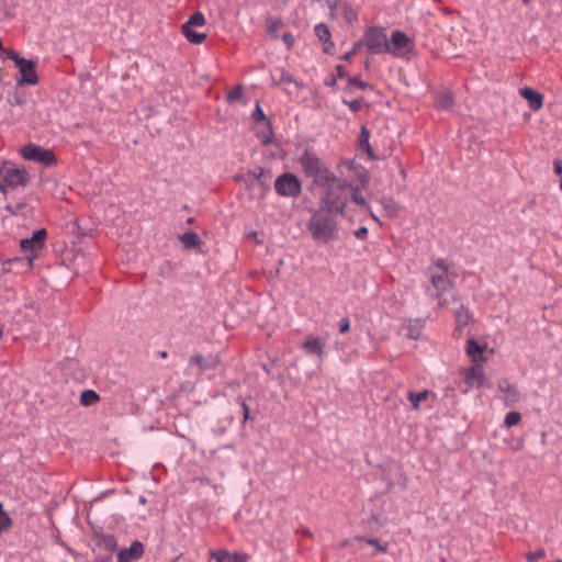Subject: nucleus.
<instances>
[{
	"mask_svg": "<svg viewBox=\"0 0 562 562\" xmlns=\"http://www.w3.org/2000/svg\"><path fill=\"white\" fill-rule=\"evenodd\" d=\"M2 336H3V331H2V329L0 328V339L2 338Z\"/></svg>",
	"mask_w": 562,
	"mask_h": 562,
	"instance_id": "60",
	"label": "nucleus"
},
{
	"mask_svg": "<svg viewBox=\"0 0 562 562\" xmlns=\"http://www.w3.org/2000/svg\"><path fill=\"white\" fill-rule=\"evenodd\" d=\"M46 239L47 231L41 228L34 231L30 238H24L20 241L21 249L31 266L33 261L38 258V254L44 248Z\"/></svg>",
	"mask_w": 562,
	"mask_h": 562,
	"instance_id": "8",
	"label": "nucleus"
},
{
	"mask_svg": "<svg viewBox=\"0 0 562 562\" xmlns=\"http://www.w3.org/2000/svg\"><path fill=\"white\" fill-rule=\"evenodd\" d=\"M274 190L280 196L297 198L302 192V184L295 175L284 172L276 179Z\"/></svg>",
	"mask_w": 562,
	"mask_h": 562,
	"instance_id": "9",
	"label": "nucleus"
},
{
	"mask_svg": "<svg viewBox=\"0 0 562 562\" xmlns=\"http://www.w3.org/2000/svg\"><path fill=\"white\" fill-rule=\"evenodd\" d=\"M358 148L366 151L371 159H375V155L370 145V131L362 125L358 136Z\"/></svg>",
	"mask_w": 562,
	"mask_h": 562,
	"instance_id": "23",
	"label": "nucleus"
},
{
	"mask_svg": "<svg viewBox=\"0 0 562 562\" xmlns=\"http://www.w3.org/2000/svg\"><path fill=\"white\" fill-rule=\"evenodd\" d=\"M337 82V77L335 75H331L330 77L325 79V85L328 87H334Z\"/></svg>",
	"mask_w": 562,
	"mask_h": 562,
	"instance_id": "54",
	"label": "nucleus"
},
{
	"mask_svg": "<svg viewBox=\"0 0 562 562\" xmlns=\"http://www.w3.org/2000/svg\"><path fill=\"white\" fill-rule=\"evenodd\" d=\"M335 70H336V76L335 77H337V79L338 78L339 79H342V78H347L348 79V77H349L348 71H347V69L342 65H337Z\"/></svg>",
	"mask_w": 562,
	"mask_h": 562,
	"instance_id": "48",
	"label": "nucleus"
},
{
	"mask_svg": "<svg viewBox=\"0 0 562 562\" xmlns=\"http://www.w3.org/2000/svg\"><path fill=\"white\" fill-rule=\"evenodd\" d=\"M519 94L528 102V105L532 111H538L542 108L543 95L540 92L529 87H525L519 90Z\"/></svg>",
	"mask_w": 562,
	"mask_h": 562,
	"instance_id": "17",
	"label": "nucleus"
},
{
	"mask_svg": "<svg viewBox=\"0 0 562 562\" xmlns=\"http://www.w3.org/2000/svg\"><path fill=\"white\" fill-rule=\"evenodd\" d=\"M429 395V391L428 390H424L422 392H413V391H409L407 392V400L411 402L412 404V407L414 409H418L419 408V404L425 401Z\"/></svg>",
	"mask_w": 562,
	"mask_h": 562,
	"instance_id": "30",
	"label": "nucleus"
},
{
	"mask_svg": "<svg viewBox=\"0 0 562 562\" xmlns=\"http://www.w3.org/2000/svg\"><path fill=\"white\" fill-rule=\"evenodd\" d=\"M206 20L202 12L193 13L189 20L182 24L181 30L188 42L192 44H201L206 38L205 33H199L193 31V26H203L205 25Z\"/></svg>",
	"mask_w": 562,
	"mask_h": 562,
	"instance_id": "12",
	"label": "nucleus"
},
{
	"mask_svg": "<svg viewBox=\"0 0 562 562\" xmlns=\"http://www.w3.org/2000/svg\"><path fill=\"white\" fill-rule=\"evenodd\" d=\"M307 228L314 240L328 244L338 238L337 215L319 210L315 211L308 223Z\"/></svg>",
	"mask_w": 562,
	"mask_h": 562,
	"instance_id": "1",
	"label": "nucleus"
},
{
	"mask_svg": "<svg viewBox=\"0 0 562 562\" xmlns=\"http://www.w3.org/2000/svg\"><path fill=\"white\" fill-rule=\"evenodd\" d=\"M379 202L383 207L384 216L396 218L400 215L401 206L392 196H383Z\"/></svg>",
	"mask_w": 562,
	"mask_h": 562,
	"instance_id": "22",
	"label": "nucleus"
},
{
	"mask_svg": "<svg viewBox=\"0 0 562 562\" xmlns=\"http://www.w3.org/2000/svg\"><path fill=\"white\" fill-rule=\"evenodd\" d=\"M100 400L99 394L93 390H85L80 394V404L82 406H90Z\"/></svg>",
	"mask_w": 562,
	"mask_h": 562,
	"instance_id": "31",
	"label": "nucleus"
},
{
	"mask_svg": "<svg viewBox=\"0 0 562 562\" xmlns=\"http://www.w3.org/2000/svg\"><path fill=\"white\" fill-rule=\"evenodd\" d=\"M456 305L453 310L454 318H456V328L453 330L454 337H461L463 334V329L469 325L472 319V316L469 310L461 302L460 295L454 292L451 295L450 305Z\"/></svg>",
	"mask_w": 562,
	"mask_h": 562,
	"instance_id": "13",
	"label": "nucleus"
},
{
	"mask_svg": "<svg viewBox=\"0 0 562 562\" xmlns=\"http://www.w3.org/2000/svg\"><path fill=\"white\" fill-rule=\"evenodd\" d=\"M429 281L431 286L426 292L432 297L437 299L440 307H449L451 299L442 297L449 289L453 288V282L448 278V274L437 273L432 267L428 268Z\"/></svg>",
	"mask_w": 562,
	"mask_h": 562,
	"instance_id": "4",
	"label": "nucleus"
},
{
	"mask_svg": "<svg viewBox=\"0 0 562 562\" xmlns=\"http://www.w3.org/2000/svg\"><path fill=\"white\" fill-rule=\"evenodd\" d=\"M554 172L559 176L562 175V161L560 159H555L553 161Z\"/></svg>",
	"mask_w": 562,
	"mask_h": 562,
	"instance_id": "53",
	"label": "nucleus"
},
{
	"mask_svg": "<svg viewBox=\"0 0 562 562\" xmlns=\"http://www.w3.org/2000/svg\"><path fill=\"white\" fill-rule=\"evenodd\" d=\"M555 562H562V560H557Z\"/></svg>",
	"mask_w": 562,
	"mask_h": 562,
	"instance_id": "64",
	"label": "nucleus"
},
{
	"mask_svg": "<svg viewBox=\"0 0 562 562\" xmlns=\"http://www.w3.org/2000/svg\"><path fill=\"white\" fill-rule=\"evenodd\" d=\"M498 390L505 393L506 405L515 404L520 398V393L516 385L510 384L507 380H502L498 383Z\"/></svg>",
	"mask_w": 562,
	"mask_h": 562,
	"instance_id": "19",
	"label": "nucleus"
},
{
	"mask_svg": "<svg viewBox=\"0 0 562 562\" xmlns=\"http://www.w3.org/2000/svg\"><path fill=\"white\" fill-rule=\"evenodd\" d=\"M211 558L216 562H247L246 553L229 552L227 550L211 551Z\"/></svg>",
	"mask_w": 562,
	"mask_h": 562,
	"instance_id": "18",
	"label": "nucleus"
},
{
	"mask_svg": "<svg viewBox=\"0 0 562 562\" xmlns=\"http://www.w3.org/2000/svg\"><path fill=\"white\" fill-rule=\"evenodd\" d=\"M363 46L362 41H357L350 50L346 52L340 59L345 61H350L351 58L360 50V48Z\"/></svg>",
	"mask_w": 562,
	"mask_h": 562,
	"instance_id": "39",
	"label": "nucleus"
},
{
	"mask_svg": "<svg viewBox=\"0 0 562 562\" xmlns=\"http://www.w3.org/2000/svg\"><path fill=\"white\" fill-rule=\"evenodd\" d=\"M12 525V519L7 514V512L3 509L2 503H0V533L8 528H10Z\"/></svg>",
	"mask_w": 562,
	"mask_h": 562,
	"instance_id": "36",
	"label": "nucleus"
},
{
	"mask_svg": "<svg viewBox=\"0 0 562 562\" xmlns=\"http://www.w3.org/2000/svg\"><path fill=\"white\" fill-rule=\"evenodd\" d=\"M328 8L330 10V14L334 15L335 11H339V0L338 1H331L327 0Z\"/></svg>",
	"mask_w": 562,
	"mask_h": 562,
	"instance_id": "51",
	"label": "nucleus"
},
{
	"mask_svg": "<svg viewBox=\"0 0 562 562\" xmlns=\"http://www.w3.org/2000/svg\"><path fill=\"white\" fill-rule=\"evenodd\" d=\"M560 189L562 190V178H561V181H560Z\"/></svg>",
	"mask_w": 562,
	"mask_h": 562,
	"instance_id": "63",
	"label": "nucleus"
},
{
	"mask_svg": "<svg viewBox=\"0 0 562 562\" xmlns=\"http://www.w3.org/2000/svg\"><path fill=\"white\" fill-rule=\"evenodd\" d=\"M323 44H324L323 52L325 54L333 55L334 54V49H335V44L331 41V37L328 40V42H323Z\"/></svg>",
	"mask_w": 562,
	"mask_h": 562,
	"instance_id": "49",
	"label": "nucleus"
},
{
	"mask_svg": "<svg viewBox=\"0 0 562 562\" xmlns=\"http://www.w3.org/2000/svg\"><path fill=\"white\" fill-rule=\"evenodd\" d=\"M25 160L36 161L45 167L54 166L57 162L56 156L52 149H45L36 144H27L20 150Z\"/></svg>",
	"mask_w": 562,
	"mask_h": 562,
	"instance_id": "10",
	"label": "nucleus"
},
{
	"mask_svg": "<svg viewBox=\"0 0 562 562\" xmlns=\"http://www.w3.org/2000/svg\"><path fill=\"white\" fill-rule=\"evenodd\" d=\"M370 216H371V218H372L375 223H378L380 226L382 225V222H381L380 217H379V216H376V215H375L371 210H370Z\"/></svg>",
	"mask_w": 562,
	"mask_h": 562,
	"instance_id": "55",
	"label": "nucleus"
},
{
	"mask_svg": "<svg viewBox=\"0 0 562 562\" xmlns=\"http://www.w3.org/2000/svg\"><path fill=\"white\" fill-rule=\"evenodd\" d=\"M342 103L345 105H347L350 111H352L353 113H357L361 110L362 108V103H363V99H355V100H347V99H342Z\"/></svg>",
	"mask_w": 562,
	"mask_h": 562,
	"instance_id": "40",
	"label": "nucleus"
},
{
	"mask_svg": "<svg viewBox=\"0 0 562 562\" xmlns=\"http://www.w3.org/2000/svg\"><path fill=\"white\" fill-rule=\"evenodd\" d=\"M314 33L321 42H328V40L331 37L330 30L325 23L316 24L314 27Z\"/></svg>",
	"mask_w": 562,
	"mask_h": 562,
	"instance_id": "33",
	"label": "nucleus"
},
{
	"mask_svg": "<svg viewBox=\"0 0 562 562\" xmlns=\"http://www.w3.org/2000/svg\"><path fill=\"white\" fill-rule=\"evenodd\" d=\"M282 41L288 48H291L294 45V36L291 33H284L282 35Z\"/></svg>",
	"mask_w": 562,
	"mask_h": 562,
	"instance_id": "50",
	"label": "nucleus"
},
{
	"mask_svg": "<svg viewBox=\"0 0 562 562\" xmlns=\"http://www.w3.org/2000/svg\"><path fill=\"white\" fill-rule=\"evenodd\" d=\"M267 32L273 36V37H278L279 34V30L283 26V21L281 19H273L271 16H269L267 19Z\"/></svg>",
	"mask_w": 562,
	"mask_h": 562,
	"instance_id": "32",
	"label": "nucleus"
},
{
	"mask_svg": "<svg viewBox=\"0 0 562 562\" xmlns=\"http://www.w3.org/2000/svg\"><path fill=\"white\" fill-rule=\"evenodd\" d=\"M30 181L25 168L7 167L4 162L0 169V192H5L7 187H25Z\"/></svg>",
	"mask_w": 562,
	"mask_h": 562,
	"instance_id": "7",
	"label": "nucleus"
},
{
	"mask_svg": "<svg viewBox=\"0 0 562 562\" xmlns=\"http://www.w3.org/2000/svg\"><path fill=\"white\" fill-rule=\"evenodd\" d=\"M339 326V333L346 334L350 329V321L347 317H344L338 323Z\"/></svg>",
	"mask_w": 562,
	"mask_h": 562,
	"instance_id": "46",
	"label": "nucleus"
},
{
	"mask_svg": "<svg viewBox=\"0 0 562 562\" xmlns=\"http://www.w3.org/2000/svg\"><path fill=\"white\" fill-rule=\"evenodd\" d=\"M257 235H258V233H257V232H252V233H251V236L254 237V239H256V241H257L258 244L262 243L261 240H258V239H257Z\"/></svg>",
	"mask_w": 562,
	"mask_h": 562,
	"instance_id": "57",
	"label": "nucleus"
},
{
	"mask_svg": "<svg viewBox=\"0 0 562 562\" xmlns=\"http://www.w3.org/2000/svg\"><path fill=\"white\" fill-rule=\"evenodd\" d=\"M140 503H145V498L144 497H140Z\"/></svg>",
	"mask_w": 562,
	"mask_h": 562,
	"instance_id": "62",
	"label": "nucleus"
},
{
	"mask_svg": "<svg viewBox=\"0 0 562 562\" xmlns=\"http://www.w3.org/2000/svg\"><path fill=\"white\" fill-rule=\"evenodd\" d=\"M270 178H271L270 175H268V176L265 175V177L261 179V182H258L263 188L265 191H268L270 188L269 187Z\"/></svg>",
	"mask_w": 562,
	"mask_h": 562,
	"instance_id": "52",
	"label": "nucleus"
},
{
	"mask_svg": "<svg viewBox=\"0 0 562 562\" xmlns=\"http://www.w3.org/2000/svg\"><path fill=\"white\" fill-rule=\"evenodd\" d=\"M367 544L375 549L374 553H385L387 551V543H381L378 539H368Z\"/></svg>",
	"mask_w": 562,
	"mask_h": 562,
	"instance_id": "42",
	"label": "nucleus"
},
{
	"mask_svg": "<svg viewBox=\"0 0 562 562\" xmlns=\"http://www.w3.org/2000/svg\"><path fill=\"white\" fill-rule=\"evenodd\" d=\"M218 363V359H213L212 361H209L200 353L193 355L189 359L190 366H198L202 371L207 369H215L217 368Z\"/></svg>",
	"mask_w": 562,
	"mask_h": 562,
	"instance_id": "24",
	"label": "nucleus"
},
{
	"mask_svg": "<svg viewBox=\"0 0 562 562\" xmlns=\"http://www.w3.org/2000/svg\"><path fill=\"white\" fill-rule=\"evenodd\" d=\"M98 546L110 553L117 550V541L113 535H102L98 540Z\"/></svg>",
	"mask_w": 562,
	"mask_h": 562,
	"instance_id": "29",
	"label": "nucleus"
},
{
	"mask_svg": "<svg viewBox=\"0 0 562 562\" xmlns=\"http://www.w3.org/2000/svg\"><path fill=\"white\" fill-rule=\"evenodd\" d=\"M266 171L261 167H256L252 170L247 172V177L251 179L250 184H254V181L261 182V179L265 177Z\"/></svg>",
	"mask_w": 562,
	"mask_h": 562,
	"instance_id": "38",
	"label": "nucleus"
},
{
	"mask_svg": "<svg viewBox=\"0 0 562 562\" xmlns=\"http://www.w3.org/2000/svg\"><path fill=\"white\" fill-rule=\"evenodd\" d=\"M161 357L166 358L167 357V352H161Z\"/></svg>",
	"mask_w": 562,
	"mask_h": 562,
	"instance_id": "58",
	"label": "nucleus"
},
{
	"mask_svg": "<svg viewBox=\"0 0 562 562\" xmlns=\"http://www.w3.org/2000/svg\"><path fill=\"white\" fill-rule=\"evenodd\" d=\"M454 105V97L450 91H441L437 95V106L443 110H450Z\"/></svg>",
	"mask_w": 562,
	"mask_h": 562,
	"instance_id": "28",
	"label": "nucleus"
},
{
	"mask_svg": "<svg viewBox=\"0 0 562 562\" xmlns=\"http://www.w3.org/2000/svg\"><path fill=\"white\" fill-rule=\"evenodd\" d=\"M368 539H369V538H367V537H364V536H356V537H353V540H355V541H361V542H366V543H367V540H368Z\"/></svg>",
	"mask_w": 562,
	"mask_h": 562,
	"instance_id": "56",
	"label": "nucleus"
},
{
	"mask_svg": "<svg viewBox=\"0 0 562 562\" xmlns=\"http://www.w3.org/2000/svg\"><path fill=\"white\" fill-rule=\"evenodd\" d=\"M414 48V42L403 31L396 30L391 34L387 54L404 57Z\"/></svg>",
	"mask_w": 562,
	"mask_h": 562,
	"instance_id": "11",
	"label": "nucleus"
},
{
	"mask_svg": "<svg viewBox=\"0 0 562 562\" xmlns=\"http://www.w3.org/2000/svg\"><path fill=\"white\" fill-rule=\"evenodd\" d=\"M324 347L325 344L319 337H310L302 345V348L306 353L316 355L321 359H323L325 355Z\"/></svg>",
	"mask_w": 562,
	"mask_h": 562,
	"instance_id": "21",
	"label": "nucleus"
},
{
	"mask_svg": "<svg viewBox=\"0 0 562 562\" xmlns=\"http://www.w3.org/2000/svg\"><path fill=\"white\" fill-rule=\"evenodd\" d=\"M367 90L371 88L370 83L362 80L359 76H349L347 79V85L344 88L345 93H352L353 89Z\"/></svg>",
	"mask_w": 562,
	"mask_h": 562,
	"instance_id": "26",
	"label": "nucleus"
},
{
	"mask_svg": "<svg viewBox=\"0 0 562 562\" xmlns=\"http://www.w3.org/2000/svg\"><path fill=\"white\" fill-rule=\"evenodd\" d=\"M299 164L305 177L312 178L313 182L319 187L330 184L336 177L326 164L308 148H305L300 155Z\"/></svg>",
	"mask_w": 562,
	"mask_h": 562,
	"instance_id": "3",
	"label": "nucleus"
},
{
	"mask_svg": "<svg viewBox=\"0 0 562 562\" xmlns=\"http://www.w3.org/2000/svg\"><path fill=\"white\" fill-rule=\"evenodd\" d=\"M238 403L240 404L241 406V409H243V424H245L246 422H248L250 419V412H249V407L246 403V400L243 398V397H238L237 398Z\"/></svg>",
	"mask_w": 562,
	"mask_h": 562,
	"instance_id": "44",
	"label": "nucleus"
},
{
	"mask_svg": "<svg viewBox=\"0 0 562 562\" xmlns=\"http://www.w3.org/2000/svg\"><path fill=\"white\" fill-rule=\"evenodd\" d=\"M241 95H243V87L236 86L227 93L226 99H227V102L232 103V102L239 100L241 98Z\"/></svg>",
	"mask_w": 562,
	"mask_h": 562,
	"instance_id": "41",
	"label": "nucleus"
},
{
	"mask_svg": "<svg viewBox=\"0 0 562 562\" xmlns=\"http://www.w3.org/2000/svg\"><path fill=\"white\" fill-rule=\"evenodd\" d=\"M251 117L255 121V123L258 124L261 122L263 124V130L257 133V136L259 137L260 142L263 145L270 144L273 138L272 124L271 121L266 116L259 102H257L256 108L251 114Z\"/></svg>",
	"mask_w": 562,
	"mask_h": 562,
	"instance_id": "14",
	"label": "nucleus"
},
{
	"mask_svg": "<svg viewBox=\"0 0 562 562\" xmlns=\"http://www.w3.org/2000/svg\"><path fill=\"white\" fill-rule=\"evenodd\" d=\"M144 554V544L135 540L131 543L130 548L122 549L117 553V562H135Z\"/></svg>",
	"mask_w": 562,
	"mask_h": 562,
	"instance_id": "16",
	"label": "nucleus"
},
{
	"mask_svg": "<svg viewBox=\"0 0 562 562\" xmlns=\"http://www.w3.org/2000/svg\"><path fill=\"white\" fill-rule=\"evenodd\" d=\"M4 55L8 59L14 61L21 74V78L18 80L19 85L34 86L38 82L36 64L33 60L21 57L19 53L13 49H4Z\"/></svg>",
	"mask_w": 562,
	"mask_h": 562,
	"instance_id": "5",
	"label": "nucleus"
},
{
	"mask_svg": "<svg viewBox=\"0 0 562 562\" xmlns=\"http://www.w3.org/2000/svg\"><path fill=\"white\" fill-rule=\"evenodd\" d=\"M179 239L187 249L198 247L202 244L200 236L194 232H187L182 234Z\"/></svg>",
	"mask_w": 562,
	"mask_h": 562,
	"instance_id": "27",
	"label": "nucleus"
},
{
	"mask_svg": "<svg viewBox=\"0 0 562 562\" xmlns=\"http://www.w3.org/2000/svg\"><path fill=\"white\" fill-rule=\"evenodd\" d=\"M521 420V414L516 411L508 412L505 416L504 424L506 427L510 428L516 426Z\"/></svg>",
	"mask_w": 562,
	"mask_h": 562,
	"instance_id": "34",
	"label": "nucleus"
},
{
	"mask_svg": "<svg viewBox=\"0 0 562 562\" xmlns=\"http://www.w3.org/2000/svg\"><path fill=\"white\" fill-rule=\"evenodd\" d=\"M272 81L276 86H279L283 82L292 83V82H294V78L289 71L281 69L280 76L278 78L272 75Z\"/></svg>",
	"mask_w": 562,
	"mask_h": 562,
	"instance_id": "35",
	"label": "nucleus"
},
{
	"mask_svg": "<svg viewBox=\"0 0 562 562\" xmlns=\"http://www.w3.org/2000/svg\"><path fill=\"white\" fill-rule=\"evenodd\" d=\"M481 362L482 361L471 362V367L467 370L464 374V380L467 384L471 387L479 389L484 385L485 375Z\"/></svg>",
	"mask_w": 562,
	"mask_h": 562,
	"instance_id": "15",
	"label": "nucleus"
},
{
	"mask_svg": "<svg viewBox=\"0 0 562 562\" xmlns=\"http://www.w3.org/2000/svg\"><path fill=\"white\" fill-rule=\"evenodd\" d=\"M486 348V345H480L474 338H469L467 340L465 351L470 357L471 362L484 361L485 358L483 352Z\"/></svg>",
	"mask_w": 562,
	"mask_h": 562,
	"instance_id": "20",
	"label": "nucleus"
},
{
	"mask_svg": "<svg viewBox=\"0 0 562 562\" xmlns=\"http://www.w3.org/2000/svg\"><path fill=\"white\" fill-rule=\"evenodd\" d=\"M322 187L326 189V193L321 202V210L335 215L344 214L348 202L349 189H352V184L347 180L335 177L330 184Z\"/></svg>",
	"mask_w": 562,
	"mask_h": 562,
	"instance_id": "2",
	"label": "nucleus"
},
{
	"mask_svg": "<svg viewBox=\"0 0 562 562\" xmlns=\"http://www.w3.org/2000/svg\"><path fill=\"white\" fill-rule=\"evenodd\" d=\"M360 41H362L369 55L386 54L389 50V40L384 27H368Z\"/></svg>",
	"mask_w": 562,
	"mask_h": 562,
	"instance_id": "6",
	"label": "nucleus"
},
{
	"mask_svg": "<svg viewBox=\"0 0 562 562\" xmlns=\"http://www.w3.org/2000/svg\"><path fill=\"white\" fill-rule=\"evenodd\" d=\"M187 222L190 224L193 222V218H189Z\"/></svg>",
	"mask_w": 562,
	"mask_h": 562,
	"instance_id": "61",
	"label": "nucleus"
},
{
	"mask_svg": "<svg viewBox=\"0 0 562 562\" xmlns=\"http://www.w3.org/2000/svg\"><path fill=\"white\" fill-rule=\"evenodd\" d=\"M349 192H351V199L355 203L370 210L369 204L367 203L364 196L359 192L358 188L352 186V189H349Z\"/></svg>",
	"mask_w": 562,
	"mask_h": 562,
	"instance_id": "37",
	"label": "nucleus"
},
{
	"mask_svg": "<svg viewBox=\"0 0 562 562\" xmlns=\"http://www.w3.org/2000/svg\"><path fill=\"white\" fill-rule=\"evenodd\" d=\"M430 267H432V269L434 268L440 269L441 273H445V274H448V272H449V265L447 263V261L445 259L435 260Z\"/></svg>",
	"mask_w": 562,
	"mask_h": 562,
	"instance_id": "45",
	"label": "nucleus"
},
{
	"mask_svg": "<svg viewBox=\"0 0 562 562\" xmlns=\"http://www.w3.org/2000/svg\"><path fill=\"white\" fill-rule=\"evenodd\" d=\"M546 557V551L543 549H538L532 552H528L526 554V559L528 562H538L539 560Z\"/></svg>",
	"mask_w": 562,
	"mask_h": 562,
	"instance_id": "43",
	"label": "nucleus"
},
{
	"mask_svg": "<svg viewBox=\"0 0 562 562\" xmlns=\"http://www.w3.org/2000/svg\"><path fill=\"white\" fill-rule=\"evenodd\" d=\"M339 11L348 24H352L358 19V12L349 1L339 0Z\"/></svg>",
	"mask_w": 562,
	"mask_h": 562,
	"instance_id": "25",
	"label": "nucleus"
},
{
	"mask_svg": "<svg viewBox=\"0 0 562 562\" xmlns=\"http://www.w3.org/2000/svg\"><path fill=\"white\" fill-rule=\"evenodd\" d=\"M525 4H528L530 0H521Z\"/></svg>",
	"mask_w": 562,
	"mask_h": 562,
	"instance_id": "59",
	"label": "nucleus"
},
{
	"mask_svg": "<svg viewBox=\"0 0 562 562\" xmlns=\"http://www.w3.org/2000/svg\"><path fill=\"white\" fill-rule=\"evenodd\" d=\"M353 234L357 239L363 240L368 236V228L366 226H361L356 229Z\"/></svg>",
	"mask_w": 562,
	"mask_h": 562,
	"instance_id": "47",
	"label": "nucleus"
}]
</instances>
